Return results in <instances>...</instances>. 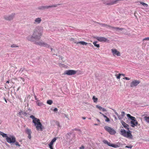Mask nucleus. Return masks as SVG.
<instances>
[{"label":"nucleus","instance_id":"nucleus-1","mask_svg":"<svg viewBox=\"0 0 149 149\" xmlns=\"http://www.w3.org/2000/svg\"><path fill=\"white\" fill-rule=\"evenodd\" d=\"M42 34V31L39 28H36L34 30L32 36H28L27 39L30 41H33V39L36 40H38L40 39Z\"/></svg>","mask_w":149,"mask_h":149},{"label":"nucleus","instance_id":"nucleus-2","mask_svg":"<svg viewBox=\"0 0 149 149\" xmlns=\"http://www.w3.org/2000/svg\"><path fill=\"white\" fill-rule=\"evenodd\" d=\"M30 118L33 119V122L37 130L42 131L43 130L42 126L39 119L35 117L33 115H31Z\"/></svg>","mask_w":149,"mask_h":149},{"label":"nucleus","instance_id":"nucleus-3","mask_svg":"<svg viewBox=\"0 0 149 149\" xmlns=\"http://www.w3.org/2000/svg\"><path fill=\"white\" fill-rule=\"evenodd\" d=\"M120 131V134L130 139L132 138V135L131 134V132L130 130H129L128 131L126 132L124 129H121Z\"/></svg>","mask_w":149,"mask_h":149},{"label":"nucleus","instance_id":"nucleus-4","mask_svg":"<svg viewBox=\"0 0 149 149\" xmlns=\"http://www.w3.org/2000/svg\"><path fill=\"white\" fill-rule=\"evenodd\" d=\"M127 116L131 120L130 123L132 127H134L137 125L138 123L135 117L131 116L129 114H127Z\"/></svg>","mask_w":149,"mask_h":149},{"label":"nucleus","instance_id":"nucleus-5","mask_svg":"<svg viewBox=\"0 0 149 149\" xmlns=\"http://www.w3.org/2000/svg\"><path fill=\"white\" fill-rule=\"evenodd\" d=\"M6 139L7 142L9 143H14L16 141V138L13 136H10V137H7Z\"/></svg>","mask_w":149,"mask_h":149},{"label":"nucleus","instance_id":"nucleus-6","mask_svg":"<svg viewBox=\"0 0 149 149\" xmlns=\"http://www.w3.org/2000/svg\"><path fill=\"white\" fill-rule=\"evenodd\" d=\"M104 128L105 130L107 131L111 134L113 135L116 133V131L113 128L107 126H105Z\"/></svg>","mask_w":149,"mask_h":149},{"label":"nucleus","instance_id":"nucleus-7","mask_svg":"<svg viewBox=\"0 0 149 149\" xmlns=\"http://www.w3.org/2000/svg\"><path fill=\"white\" fill-rule=\"evenodd\" d=\"M77 71L73 70H69L65 71L64 73V74L67 75H73L77 73Z\"/></svg>","mask_w":149,"mask_h":149},{"label":"nucleus","instance_id":"nucleus-8","mask_svg":"<svg viewBox=\"0 0 149 149\" xmlns=\"http://www.w3.org/2000/svg\"><path fill=\"white\" fill-rule=\"evenodd\" d=\"M36 44L39 45L40 46L46 47H49L50 46V45H48L46 43L44 42L43 41L36 42Z\"/></svg>","mask_w":149,"mask_h":149},{"label":"nucleus","instance_id":"nucleus-9","mask_svg":"<svg viewBox=\"0 0 149 149\" xmlns=\"http://www.w3.org/2000/svg\"><path fill=\"white\" fill-rule=\"evenodd\" d=\"M140 82L139 80H134L130 83V86L131 87H136L140 83Z\"/></svg>","mask_w":149,"mask_h":149},{"label":"nucleus","instance_id":"nucleus-10","mask_svg":"<svg viewBox=\"0 0 149 149\" xmlns=\"http://www.w3.org/2000/svg\"><path fill=\"white\" fill-rule=\"evenodd\" d=\"M111 51L113 55L114 56H120V52L116 49H111Z\"/></svg>","mask_w":149,"mask_h":149},{"label":"nucleus","instance_id":"nucleus-11","mask_svg":"<svg viewBox=\"0 0 149 149\" xmlns=\"http://www.w3.org/2000/svg\"><path fill=\"white\" fill-rule=\"evenodd\" d=\"M100 24L102 26L110 27L112 28V29H115L117 30L122 31L123 29L122 28H119L118 27H112L111 26L109 25H107V24Z\"/></svg>","mask_w":149,"mask_h":149},{"label":"nucleus","instance_id":"nucleus-12","mask_svg":"<svg viewBox=\"0 0 149 149\" xmlns=\"http://www.w3.org/2000/svg\"><path fill=\"white\" fill-rule=\"evenodd\" d=\"M15 15V14H12L9 15L4 16V18L6 20L10 21L13 19Z\"/></svg>","mask_w":149,"mask_h":149},{"label":"nucleus","instance_id":"nucleus-13","mask_svg":"<svg viewBox=\"0 0 149 149\" xmlns=\"http://www.w3.org/2000/svg\"><path fill=\"white\" fill-rule=\"evenodd\" d=\"M98 41L101 42H105L109 41V40L107 39L104 37H96L95 38Z\"/></svg>","mask_w":149,"mask_h":149},{"label":"nucleus","instance_id":"nucleus-14","mask_svg":"<svg viewBox=\"0 0 149 149\" xmlns=\"http://www.w3.org/2000/svg\"><path fill=\"white\" fill-rule=\"evenodd\" d=\"M103 142L104 143L107 144L108 146L114 148H117L119 147V146L118 145L111 143L107 140H104L103 141Z\"/></svg>","mask_w":149,"mask_h":149},{"label":"nucleus","instance_id":"nucleus-15","mask_svg":"<svg viewBox=\"0 0 149 149\" xmlns=\"http://www.w3.org/2000/svg\"><path fill=\"white\" fill-rule=\"evenodd\" d=\"M121 122L122 125L126 129L129 130V125L123 120L121 121Z\"/></svg>","mask_w":149,"mask_h":149},{"label":"nucleus","instance_id":"nucleus-16","mask_svg":"<svg viewBox=\"0 0 149 149\" xmlns=\"http://www.w3.org/2000/svg\"><path fill=\"white\" fill-rule=\"evenodd\" d=\"M56 140V137H54V139H53L51 141V142H50L49 144V147H53V144L55 142Z\"/></svg>","mask_w":149,"mask_h":149},{"label":"nucleus","instance_id":"nucleus-17","mask_svg":"<svg viewBox=\"0 0 149 149\" xmlns=\"http://www.w3.org/2000/svg\"><path fill=\"white\" fill-rule=\"evenodd\" d=\"M74 42L77 44H80L83 45H86L88 44L87 42H84V41H80L78 42L77 41H74Z\"/></svg>","mask_w":149,"mask_h":149},{"label":"nucleus","instance_id":"nucleus-18","mask_svg":"<svg viewBox=\"0 0 149 149\" xmlns=\"http://www.w3.org/2000/svg\"><path fill=\"white\" fill-rule=\"evenodd\" d=\"M41 18L38 17L35 19L34 23L38 24H39L41 22Z\"/></svg>","mask_w":149,"mask_h":149},{"label":"nucleus","instance_id":"nucleus-19","mask_svg":"<svg viewBox=\"0 0 149 149\" xmlns=\"http://www.w3.org/2000/svg\"><path fill=\"white\" fill-rule=\"evenodd\" d=\"M125 113L124 112V111L122 112H121V116H118V118L120 119H122L123 118V117H124V116H125Z\"/></svg>","mask_w":149,"mask_h":149},{"label":"nucleus","instance_id":"nucleus-20","mask_svg":"<svg viewBox=\"0 0 149 149\" xmlns=\"http://www.w3.org/2000/svg\"><path fill=\"white\" fill-rule=\"evenodd\" d=\"M0 134L3 137H6V138L8 137L7 134L3 133V132L0 131Z\"/></svg>","mask_w":149,"mask_h":149},{"label":"nucleus","instance_id":"nucleus-21","mask_svg":"<svg viewBox=\"0 0 149 149\" xmlns=\"http://www.w3.org/2000/svg\"><path fill=\"white\" fill-rule=\"evenodd\" d=\"M144 119L147 123H149V116H145L144 117Z\"/></svg>","mask_w":149,"mask_h":149},{"label":"nucleus","instance_id":"nucleus-22","mask_svg":"<svg viewBox=\"0 0 149 149\" xmlns=\"http://www.w3.org/2000/svg\"><path fill=\"white\" fill-rule=\"evenodd\" d=\"M26 133L28 135L29 134H31V131L30 129H29L28 128H27L26 130Z\"/></svg>","mask_w":149,"mask_h":149},{"label":"nucleus","instance_id":"nucleus-23","mask_svg":"<svg viewBox=\"0 0 149 149\" xmlns=\"http://www.w3.org/2000/svg\"><path fill=\"white\" fill-rule=\"evenodd\" d=\"M97 42L95 41L93 42V44L97 48H99L100 47V46L99 44H97Z\"/></svg>","mask_w":149,"mask_h":149},{"label":"nucleus","instance_id":"nucleus-24","mask_svg":"<svg viewBox=\"0 0 149 149\" xmlns=\"http://www.w3.org/2000/svg\"><path fill=\"white\" fill-rule=\"evenodd\" d=\"M36 103L38 106H41L43 104L42 102H40V100H37L36 102Z\"/></svg>","mask_w":149,"mask_h":149},{"label":"nucleus","instance_id":"nucleus-25","mask_svg":"<svg viewBox=\"0 0 149 149\" xmlns=\"http://www.w3.org/2000/svg\"><path fill=\"white\" fill-rule=\"evenodd\" d=\"M92 99L93 101V102H97V100H98L97 98H96L95 97V96H93Z\"/></svg>","mask_w":149,"mask_h":149},{"label":"nucleus","instance_id":"nucleus-26","mask_svg":"<svg viewBox=\"0 0 149 149\" xmlns=\"http://www.w3.org/2000/svg\"><path fill=\"white\" fill-rule=\"evenodd\" d=\"M52 103V101L51 100H48L47 101V103L49 105H51Z\"/></svg>","mask_w":149,"mask_h":149},{"label":"nucleus","instance_id":"nucleus-27","mask_svg":"<svg viewBox=\"0 0 149 149\" xmlns=\"http://www.w3.org/2000/svg\"><path fill=\"white\" fill-rule=\"evenodd\" d=\"M140 3L141 4H142L144 6H146V7H147L148 6V5L147 4L143 2H140Z\"/></svg>","mask_w":149,"mask_h":149},{"label":"nucleus","instance_id":"nucleus-28","mask_svg":"<svg viewBox=\"0 0 149 149\" xmlns=\"http://www.w3.org/2000/svg\"><path fill=\"white\" fill-rule=\"evenodd\" d=\"M11 47H18V46L16 45L15 44H13L11 46Z\"/></svg>","mask_w":149,"mask_h":149},{"label":"nucleus","instance_id":"nucleus-29","mask_svg":"<svg viewBox=\"0 0 149 149\" xmlns=\"http://www.w3.org/2000/svg\"><path fill=\"white\" fill-rule=\"evenodd\" d=\"M120 74H116V78L117 79H120Z\"/></svg>","mask_w":149,"mask_h":149},{"label":"nucleus","instance_id":"nucleus-30","mask_svg":"<svg viewBox=\"0 0 149 149\" xmlns=\"http://www.w3.org/2000/svg\"><path fill=\"white\" fill-rule=\"evenodd\" d=\"M96 107L97 108H98L100 110H101L102 109V107L100 106L97 105H96Z\"/></svg>","mask_w":149,"mask_h":149},{"label":"nucleus","instance_id":"nucleus-31","mask_svg":"<svg viewBox=\"0 0 149 149\" xmlns=\"http://www.w3.org/2000/svg\"><path fill=\"white\" fill-rule=\"evenodd\" d=\"M14 143H15V144L16 146H18L19 147L20 146V145L19 144L18 142L15 141V142Z\"/></svg>","mask_w":149,"mask_h":149},{"label":"nucleus","instance_id":"nucleus-32","mask_svg":"<svg viewBox=\"0 0 149 149\" xmlns=\"http://www.w3.org/2000/svg\"><path fill=\"white\" fill-rule=\"evenodd\" d=\"M70 40L72 41H73L74 42V41H77L76 40L73 38H71L70 39Z\"/></svg>","mask_w":149,"mask_h":149},{"label":"nucleus","instance_id":"nucleus-33","mask_svg":"<svg viewBox=\"0 0 149 149\" xmlns=\"http://www.w3.org/2000/svg\"><path fill=\"white\" fill-rule=\"evenodd\" d=\"M143 41L146 40H149V37H147V38H144L143 39Z\"/></svg>","mask_w":149,"mask_h":149},{"label":"nucleus","instance_id":"nucleus-34","mask_svg":"<svg viewBox=\"0 0 149 149\" xmlns=\"http://www.w3.org/2000/svg\"><path fill=\"white\" fill-rule=\"evenodd\" d=\"M65 116L67 118H68V120H69V117H68V115H67L65 113H64V114Z\"/></svg>","mask_w":149,"mask_h":149},{"label":"nucleus","instance_id":"nucleus-35","mask_svg":"<svg viewBox=\"0 0 149 149\" xmlns=\"http://www.w3.org/2000/svg\"><path fill=\"white\" fill-rule=\"evenodd\" d=\"M56 7V6H49L48 7H43V8H50V7Z\"/></svg>","mask_w":149,"mask_h":149},{"label":"nucleus","instance_id":"nucleus-36","mask_svg":"<svg viewBox=\"0 0 149 149\" xmlns=\"http://www.w3.org/2000/svg\"><path fill=\"white\" fill-rule=\"evenodd\" d=\"M106 119L105 120V121L106 122H109L110 121V120L109 118H108L107 117L106 118Z\"/></svg>","mask_w":149,"mask_h":149},{"label":"nucleus","instance_id":"nucleus-37","mask_svg":"<svg viewBox=\"0 0 149 149\" xmlns=\"http://www.w3.org/2000/svg\"><path fill=\"white\" fill-rule=\"evenodd\" d=\"M100 114H102V115L103 116V117H104V118H107V117L105 115H104V114H103V113H101V112H100Z\"/></svg>","mask_w":149,"mask_h":149},{"label":"nucleus","instance_id":"nucleus-38","mask_svg":"<svg viewBox=\"0 0 149 149\" xmlns=\"http://www.w3.org/2000/svg\"><path fill=\"white\" fill-rule=\"evenodd\" d=\"M123 79H125L127 80H129L130 79L129 78L126 77L123 78Z\"/></svg>","mask_w":149,"mask_h":149},{"label":"nucleus","instance_id":"nucleus-39","mask_svg":"<svg viewBox=\"0 0 149 149\" xmlns=\"http://www.w3.org/2000/svg\"><path fill=\"white\" fill-rule=\"evenodd\" d=\"M84 147L83 146H81L79 148L80 149H84Z\"/></svg>","mask_w":149,"mask_h":149},{"label":"nucleus","instance_id":"nucleus-40","mask_svg":"<svg viewBox=\"0 0 149 149\" xmlns=\"http://www.w3.org/2000/svg\"><path fill=\"white\" fill-rule=\"evenodd\" d=\"M53 111H55V112L56 111H58V109L57 108H56L54 109Z\"/></svg>","mask_w":149,"mask_h":149},{"label":"nucleus","instance_id":"nucleus-41","mask_svg":"<svg viewBox=\"0 0 149 149\" xmlns=\"http://www.w3.org/2000/svg\"><path fill=\"white\" fill-rule=\"evenodd\" d=\"M102 111H107L106 109H105L104 108H102Z\"/></svg>","mask_w":149,"mask_h":149},{"label":"nucleus","instance_id":"nucleus-42","mask_svg":"<svg viewBox=\"0 0 149 149\" xmlns=\"http://www.w3.org/2000/svg\"><path fill=\"white\" fill-rule=\"evenodd\" d=\"M31 134H29L28 135V138H29V139H31Z\"/></svg>","mask_w":149,"mask_h":149},{"label":"nucleus","instance_id":"nucleus-43","mask_svg":"<svg viewBox=\"0 0 149 149\" xmlns=\"http://www.w3.org/2000/svg\"><path fill=\"white\" fill-rule=\"evenodd\" d=\"M57 125L58 126L60 127V124L59 122H58L57 123Z\"/></svg>","mask_w":149,"mask_h":149},{"label":"nucleus","instance_id":"nucleus-44","mask_svg":"<svg viewBox=\"0 0 149 149\" xmlns=\"http://www.w3.org/2000/svg\"><path fill=\"white\" fill-rule=\"evenodd\" d=\"M132 146H125V147L126 148H132Z\"/></svg>","mask_w":149,"mask_h":149},{"label":"nucleus","instance_id":"nucleus-45","mask_svg":"<svg viewBox=\"0 0 149 149\" xmlns=\"http://www.w3.org/2000/svg\"><path fill=\"white\" fill-rule=\"evenodd\" d=\"M20 79H21L23 81H24V79L22 77H20Z\"/></svg>","mask_w":149,"mask_h":149},{"label":"nucleus","instance_id":"nucleus-46","mask_svg":"<svg viewBox=\"0 0 149 149\" xmlns=\"http://www.w3.org/2000/svg\"><path fill=\"white\" fill-rule=\"evenodd\" d=\"M120 74V76L122 75L123 77H124L125 76V74Z\"/></svg>","mask_w":149,"mask_h":149},{"label":"nucleus","instance_id":"nucleus-47","mask_svg":"<svg viewBox=\"0 0 149 149\" xmlns=\"http://www.w3.org/2000/svg\"><path fill=\"white\" fill-rule=\"evenodd\" d=\"M34 96V97H35V99L36 100H37V97H36V95H35Z\"/></svg>","mask_w":149,"mask_h":149},{"label":"nucleus","instance_id":"nucleus-48","mask_svg":"<svg viewBox=\"0 0 149 149\" xmlns=\"http://www.w3.org/2000/svg\"><path fill=\"white\" fill-rule=\"evenodd\" d=\"M115 113L118 117L120 116L117 113Z\"/></svg>","mask_w":149,"mask_h":149},{"label":"nucleus","instance_id":"nucleus-49","mask_svg":"<svg viewBox=\"0 0 149 149\" xmlns=\"http://www.w3.org/2000/svg\"><path fill=\"white\" fill-rule=\"evenodd\" d=\"M6 83H8V84L9 83V81H6Z\"/></svg>","mask_w":149,"mask_h":149},{"label":"nucleus","instance_id":"nucleus-50","mask_svg":"<svg viewBox=\"0 0 149 149\" xmlns=\"http://www.w3.org/2000/svg\"><path fill=\"white\" fill-rule=\"evenodd\" d=\"M82 118L83 119H85L86 118L85 117H82Z\"/></svg>","mask_w":149,"mask_h":149},{"label":"nucleus","instance_id":"nucleus-51","mask_svg":"<svg viewBox=\"0 0 149 149\" xmlns=\"http://www.w3.org/2000/svg\"><path fill=\"white\" fill-rule=\"evenodd\" d=\"M49 148H50V149H53V147H50Z\"/></svg>","mask_w":149,"mask_h":149},{"label":"nucleus","instance_id":"nucleus-52","mask_svg":"<svg viewBox=\"0 0 149 149\" xmlns=\"http://www.w3.org/2000/svg\"><path fill=\"white\" fill-rule=\"evenodd\" d=\"M51 51H52V49H53L52 48H51Z\"/></svg>","mask_w":149,"mask_h":149},{"label":"nucleus","instance_id":"nucleus-53","mask_svg":"<svg viewBox=\"0 0 149 149\" xmlns=\"http://www.w3.org/2000/svg\"><path fill=\"white\" fill-rule=\"evenodd\" d=\"M94 125H97V124H95Z\"/></svg>","mask_w":149,"mask_h":149},{"label":"nucleus","instance_id":"nucleus-54","mask_svg":"<svg viewBox=\"0 0 149 149\" xmlns=\"http://www.w3.org/2000/svg\"><path fill=\"white\" fill-rule=\"evenodd\" d=\"M97 120L98 121H100V120L99 119H97Z\"/></svg>","mask_w":149,"mask_h":149},{"label":"nucleus","instance_id":"nucleus-55","mask_svg":"<svg viewBox=\"0 0 149 149\" xmlns=\"http://www.w3.org/2000/svg\"><path fill=\"white\" fill-rule=\"evenodd\" d=\"M5 102H7V101H6V100L5 99Z\"/></svg>","mask_w":149,"mask_h":149},{"label":"nucleus","instance_id":"nucleus-56","mask_svg":"<svg viewBox=\"0 0 149 149\" xmlns=\"http://www.w3.org/2000/svg\"><path fill=\"white\" fill-rule=\"evenodd\" d=\"M115 119H117V118H116V117H115Z\"/></svg>","mask_w":149,"mask_h":149},{"label":"nucleus","instance_id":"nucleus-57","mask_svg":"<svg viewBox=\"0 0 149 149\" xmlns=\"http://www.w3.org/2000/svg\"><path fill=\"white\" fill-rule=\"evenodd\" d=\"M90 46H91V47H92L93 46V45H90Z\"/></svg>","mask_w":149,"mask_h":149},{"label":"nucleus","instance_id":"nucleus-58","mask_svg":"<svg viewBox=\"0 0 149 149\" xmlns=\"http://www.w3.org/2000/svg\"><path fill=\"white\" fill-rule=\"evenodd\" d=\"M19 88H18V89H17V90H19Z\"/></svg>","mask_w":149,"mask_h":149}]
</instances>
